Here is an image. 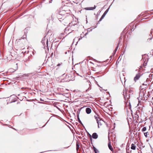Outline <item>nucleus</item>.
Wrapping results in <instances>:
<instances>
[{
    "instance_id": "f257e3e1",
    "label": "nucleus",
    "mask_w": 153,
    "mask_h": 153,
    "mask_svg": "<svg viewBox=\"0 0 153 153\" xmlns=\"http://www.w3.org/2000/svg\"><path fill=\"white\" fill-rule=\"evenodd\" d=\"M98 128L100 127V126H101L104 123V121L100 119L97 122Z\"/></svg>"
},
{
    "instance_id": "f03ea898",
    "label": "nucleus",
    "mask_w": 153,
    "mask_h": 153,
    "mask_svg": "<svg viewBox=\"0 0 153 153\" xmlns=\"http://www.w3.org/2000/svg\"><path fill=\"white\" fill-rule=\"evenodd\" d=\"M141 76V74L140 73L136 74V76L134 78V81L136 82L137 80H138Z\"/></svg>"
},
{
    "instance_id": "7ed1b4c3",
    "label": "nucleus",
    "mask_w": 153,
    "mask_h": 153,
    "mask_svg": "<svg viewBox=\"0 0 153 153\" xmlns=\"http://www.w3.org/2000/svg\"><path fill=\"white\" fill-rule=\"evenodd\" d=\"M96 8V7L94 5V7H85V9L86 10H93Z\"/></svg>"
},
{
    "instance_id": "20e7f679",
    "label": "nucleus",
    "mask_w": 153,
    "mask_h": 153,
    "mask_svg": "<svg viewBox=\"0 0 153 153\" xmlns=\"http://www.w3.org/2000/svg\"><path fill=\"white\" fill-rule=\"evenodd\" d=\"M86 112L87 114H90L91 111V109L89 108H87L86 109Z\"/></svg>"
},
{
    "instance_id": "39448f33",
    "label": "nucleus",
    "mask_w": 153,
    "mask_h": 153,
    "mask_svg": "<svg viewBox=\"0 0 153 153\" xmlns=\"http://www.w3.org/2000/svg\"><path fill=\"white\" fill-rule=\"evenodd\" d=\"M92 137L94 139H96L98 138V135L96 133H94L92 135Z\"/></svg>"
},
{
    "instance_id": "423d86ee",
    "label": "nucleus",
    "mask_w": 153,
    "mask_h": 153,
    "mask_svg": "<svg viewBox=\"0 0 153 153\" xmlns=\"http://www.w3.org/2000/svg\"><path fill=\"white\" fill-rule=\"evenodd\" d=\"M136 146L135 143H132L131 145V149L134 150L136 149Z\"/></svg>"
},
{
    "instance_id": "0eeeda50",
    "label": "nucleus",
    "mask_w": 153,
    "mask_h": 153,
    "mask_svg": "<svg viewBox=\"0 0 153 153\" xmlns=\"http://www.w3.org/2000/svg\"><path fill=\"white\" fill-rule=\"evenodd\" d=\"M107 10H106L103 13V14L102 15V16H101V18L100 19L99 21V22H100L104 18L105 16V15L107 13Z\"/></svg>"
},
{
    "instance_id": "6e6552de",
    "label": "nucleus",
    "mask_w": 153,
    "mask_h": 153,
    "mask_svg": "<svg viewBox=\"0 0 153 153\" xmlns=\"http://www.w3.org/2000/svg\"><path fill=\"white\" fill-rule=\"evenodd\" d=\"M108 148L111 151H112L113 150V148L112 147V146L111 145V143L110 142H109L108 143Z\"/></svg>"
},
{
    "instance_id": "1a4fd4ad",
    "label": "nucleus",
    "mask_w": 153,
    "mask_h": 153,
    "mask_svg": "<svg viewBox=\"0 0 153 153\" xmlns=\"http://www.w3.org/2000/svg\"><path fill=\"white\" fill-rule=\"evenodd\" d=\"M94 117L95 119L96 120L97 122L98 121V120H99L100 119V118L99 117V115L97 114H96V115H95Z\"/></svg>"
},
{
    "instance_id": "9d476101",
    "label": "nucleus",
    "mask_w": 153,
    "mask_h": 153,
    "mask_svg": "<svg viewBox=\"0 0 153 153\" xmlns=\"http://www.w3.org/2000/svg\"><path fill=\"white\" fill-rule=\"evenodd\" d=\"M79 148V145L78 143H77L76 144V149L77 151L78 150Z\"/></svg>"
},
{
    "instance_id": "9b49d317",
    "label": "nucleus",
    "mask_w": 153,
    "mask_h": 153,
    "mask_svg": "<svg viewBox=\"0 0 153 153\" xmlns=\"http://www.w3.org/2000/svg\"><path fill=\"white\" fill-rule=\"evenodd\" d=\"M146 130V127H144L143 129H142V131H145Z\"/></svg>"
},
{
    "instance_id": "f8f14e48",
    "label": "nucleus",
    "mask_w": 153,
    "mask_h": 153,
    "mask_svg": "<svg viewBox=\"0 0 153 153\" xmlns=\"http://www.w3.org/2000/svg\"><path fill=\"white\" fill-rule=\"evenodd\" d=\"M148 134V132H145L144 133V135L146 137H147V135Z\"/></svg>"
},
{
    "instance_id": "ddd939ff",
    "label": "nucleus",
    "mask_w": 153,
    "mask_h": 153,
    "mask_svg": "<svg viewBox=\"0 0 153 153\" xmlns=\"http://www.w3.org/2000/svg\"><path fill=\"white\" fill-rule=\"evenodd\" d=\"M69 26V27L68 28V30H69L70 29V30H71V24H70Z\"/></svg>"
},
{
    "instance_id": "4468645a",
    "label": "nucleus",
    "mask_w": 153,
    "mask_h": 153,
    "mask_svg": "<svg viewBox=\"0 0 153 153\" xmlns=\"http://www.w3.org/2000/svg\"><path fill=\"white\" fill-rule=\"evenodd\" d=\"M77 118H78V120H79V122L80 123H81V121H80V119H79V115H78L77 116Z\"/></svg>"
},
{
    "instance_id": "2eb2a0df",
    "label": "nucleus",
    "mask_w": 153,
    "mask_h": 153,
    "mask_svg": "<svg viewBox=\"0 0 153 153\" xmlns=\"http://www.w3.org/2000/svg\"><path fill=\"white\" fill-rule=\"evenodd\" d=\"M89 136L90 139L91 140V142L92 137L90 134H89Z\"/></svg>"
},
{
    "instance_id": "dca6fc26",
    "label": "nucleus",
    "mask_w": 153,
    "mask_h": 153,
    "mask_svg": "<svg viewBox=\"0 0 153 153\" xmlns=\"http://www.w3.org/2000/svg\"><path fill=\"white\" fill-rule=\"evenodd\" d=\"M94 150L95 152V153H96V152H98V151L97 150V149L96 148H95L94 149Z\"/></svg>"
},
{
    "instance_id": "f3484780",
    "label": "nucleus",
    "mask_w": 153,
    "mask_h": 153,
    "mask_svg": "<svg viewBox=\"0 0 153 153\" xmlns=\"http://www.w3.org/2000/svg\"><path fill=\"white\" fill-rule=\"evenodd\" d=\"M61 65V64H59L57 65V66H59Z\"/></svg>"
},
{
    "instance_id": "a211bd4d",
    "label": "nucleus",
    "mask_w": 153,
    "mask_h": 153,
    "mask_svg": "<svg viewBox=\"0 0 153 153\" xmlns=\"http://www.w3.org/2000/svg\"><path fill=\"white\" fill-rule=\"evenodd\" d=\"M140 89H143V88H142V86H140Z\"/></svg>"
},
{
    "instance_id": "6ab92c4d",
    "label": "nucleus",
    "mask_w": 153,
    "mask_h": 153,
    "mask_svg": "<svg viewBox=\"0 0 153 153\" xmlns=\"http://www.w3.org/2000/svg\"><path fill=\"white\" fill-rule=\"evenodd\" d=\"M117 48H118V47H117L116 48V49H115V51H117Z\"/></svg>"
},
{
    "instance_id": "aec40b11",
    "label": "nucleus",
    "mask_w": 153,
    "mask_h": 153,
    "mask_svg": "<svg viewBox=\"0 0 153 153\" xmlns=\"http://www.w3.org/2000/svg\"><path fill=\"white\" fill-rule=\"evenodd\" d=\"M47 45L48 46V40H47Z\"/></svg>"
},
{
    "instance_id": "412c9836",
    "label": "nucleus",
    "mask_w": 153,
    "mask_h": 153,
    "mask_svg": "<svg viewBox=\"0 0 153 153\" xmlns=\"http://www.w3.org/2000/svg\"><path fill=\"white\" fill-rule=\"evenodd\" d=\"M71 79H68V80H67L66 81H67L68 80H71Z\"/></svg>"
},
{
    "instance_id": "4be33fe9",
    "label": "nucleus",
    "mask_w": 153,
    "mask_h": 153,
    "mask_svg": "<svg viewBox=\"0 0 153 153\" xmlns=\"http://www.w3.org/2000/svg\"><path fill=\"white\" fill-rule=\"evenodd\" d=\"M95 148H96L94 147H93V149H94Z\"/></svg>"
},
{
    "instance_id": "5701e85b",
    "label": "nucleus",
    "mask_w": 153,
    "mask_h": 153,
    "mask_svg": "<svg viewBox=\"0 0 153 153\" xmlns=\"http://www.w3.org/2000/svg\"><path fill=\"white\" fill-rule=\"evenodd\" d=\"M65 76H68V75H67V74L65 75Z\"/></svg>"
},
{
    "instance_id": "b1692460",
    "label": "nucleus",
    "mask_w": 153,
    "mask_h": 153,
    "mask_svg": "<svg viewBox=\"0 0 153 153\" xmlns=\"http://www.w3.org/2000/svg\"><path fill=\"white\" fill-rule=\"evenodd\" d=\"M53 54V53H52L51 54V55H52Z\"/></svg>"
},
{
    "instance_id": "393cba45",
    "label": "nucleus",
    "mask_w": 153,
    "mask_h": 153,
    "mask_svg": "<svg viewBox=\"0 0 153 153\" xmlns=\"http://www.w3.org/2000/svg\"><path fill=\"white\" fill-rule=\"evenodd\" d=\"M65 75V74H63V76H64V75Z\"/></svg>"
},
{
    "instance_id": "a878e982",
    "label": "nucleus",
    "mask_w": 153,
    "mask_h": 153,
    "mask_svg": "<svg viewBox=\"0 0 153 153\" xmlns=\"http://www.w3.org/2000/svg\"><path fill=\"white\" fill-rule=\"evenodd\" d=\"M143 85H144V84H143Z\"/></svg>"
},
{
    "instance_id": "bb28decb",
    "label": "nucleus",
    "mask_w": 153,
    "mask_h": 153,
    "mask_svg": "<svg viewBox=\"0 0 153 153\" xmlns=\"http://www.w3.org/2000/svg\"><path fill=\"white\" fill-rule=\"evenodd\" d=\"M97 153V152H96V153Z\"/></svg>"
}]
</instances>
